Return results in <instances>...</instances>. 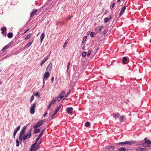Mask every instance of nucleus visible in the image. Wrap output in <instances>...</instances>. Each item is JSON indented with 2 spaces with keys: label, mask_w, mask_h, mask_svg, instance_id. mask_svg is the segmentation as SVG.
Listing matches in <instances>:
<instances>
[{
  "label": "nucleus",
  "mask_w": 151,
  "mask_h": 151,
  "mask_svg": "<svg viewBox=\"0 0 151 151\" xmlns=\"http://www.w3.org/2000/svg\"><path fill=\"white\" fill-rule=\"evenodd\" d=\"M27 128V126H24L22 129L19 137L20 142H21L23 139L22 136L25 133Z\"/></svg>",
  "instance_id": "1"
},
{
  "label": "nucleus",
  "mask_w": 151,
  "mask_h": 151,
  "mask_svg": "<svg viewBox=\"0 0 151 151\" xmlns=\"http://www.w3.org/2000/svg\"><path fill=\"white\" fill-rule=\"evenodd\" d=\"M40 142L38 144H37V146L35 147V146L37 144L36 142H35L32 146L30 150L31 151H36L40 147L39 144Z\"/></svg>",
  "instance_id": "2"
},
{
  "label": "nucleus",
  "mask_w": 151,
  "mask_h": 151,
  "mask_svg": "<svg viewBox=\"0 0 151 151\" xmlns=\"http://www.w3.org/2000/svg\"><path fill=\"white\" fill-rule=\"evenodd\" d=\"M145 141L142 143V145L144 147H148L150 146L151 144V141L149 139L147 140V138H146L144 139Z\"/></svg>",
  "instance_id": "3"
},
{
  "label": "nucleus",
  "mask_w": 151,
  "mask_h": 151,
  "mask_svg": "<svg viewBox=\"0 0 151 151\" xmlns=\"http://www.w3.org/2000/svg\"><path fill=\"white\" fill-rule=\"evenodd\" d=\"M44 122L43 120H41L37 122L33 126L34 129H36L38 127L41 126Z\"/></svg>",
  "instance_id": "4"
},
{
  "label": "nucleus",
  "mask_w": 151,
  "mask_h": 151,
  "mask_svg": "<svg viewBox=\"0 0 151 151\" xmlns=\"http://www.w3.org/2000/svg\"><path fill=\"white\" fill-rule=\"evenodd\" d=\"M50 76V73L49 72H46L43 75V82L44 84L45 83V80H47L48 78Z\"/></svg>",
  "instance_id": "5"
},
{
  "label": "nucleus",
  "mask_w": 151,
  "mask_h": 151,
  "mask_svg": "<svg viewBox=\"0 0 151 151\" xmlns=\"http://www.w3.org/2000/svg\"><path fill=\"white\" fill-rule=\"evenodd\" d=\"M35 103L33 104L31 106L30 108V113L31 114H34L35 112V109L36 107Z\"/></svg>",
  "instance_id": "6"
},
{
  "label": "nucleus",
  "mask_w": 151,
  "mask_h": 151,
  "mask_svg": "<svg viewBox=\"0 0 151 151\" xmlns=\"http://www.w3.org/2000/svg\"><path fill=\"white\" fill-rule=\"evenodd\" d=\"M103 27V26H99L95 27L94 31L96 33H98L101 31Z\"/></svg>",
  "instance_id": "7"
},
{
  "label": "nucleus",
  "mask_w": 151,
  "mask_h": 151,
  "mask_svg": "<svg viewBox=\"0 0 151 151\" xmlns=\"http://www.w3.org/2000/svg\"><path fill=\"white\" fill-rule=\"evenodd\" d=\"M31 136V133L30 132H28L26 135H24L23 136V140H24L26 139H29Z\"/></svg>",
  "instance_id": "8"
},
{
  "label": "nucleus",
  "mask_w": 151,
  "mask_h": 151,
  "mask_svg": "<svg viewBox=\"0 0 151 151\" xmlns=\"http://www.w3.org/2000/svg\"><path fill=\"white\" fill-rule=\"evenodd\" d=\"M1 30L2 31L1 33L2 34L5 36H6L5 35H6V27H3L1 28Z\"/></svg>",
  "instance_id": "9"
},
{
  "label": "nucleus",
  "mask_w": 151,
  "mask_h": 151,
  "mask_svg": "<svg viewBox=\"0 0 151 151\" xmlns=\"http://www.w3.org/2000/svg\"><path fill=\"white\" fill-rule=\"evenodd\" d=\"M126 145H131L133 144H135L136 142L134 141H125Z\"/></svg>",
  "instance_id": "10"
},
{
  "label": "nucleus",
  "mask_w": 151,
  "mask_h": 151,
  "mask_svg": "<svg viewBox=\"0 0 151 151\" xmlns=\"http://www.w3.org/2000/svg\"><path fill=\"white\" fill-rule=\"evenodd\" d=\"M66 111L68 113L70 114H72L73 109L72 107H68L66 109Z\"/></svg>",
  "instance_id": "11"
},
{
  "label": "nucleus",
  "mask_w": 151,
  "mask_h": 151,
  "mask_svg": "<svg viewBox=\"0 0 151 151\" xmlns=\"http://www.w3.org/2000/svg\"><path fill=\"white\" fill-rule=\"evenodd\" d=\"M49 58V56L47 55V56L45 58H44L42 61L41 62L40 65L41 66L47 60L48 58Z\"/></svg>",
  "instance_id": "12"
},
{
  "label": "nucleus",
  "mask_w": 151,
  "mask_h": 151,
  "mask_svg": "<svg viewBox=\"0 0 151 151\" xmlns=\"http://www.w3.org/2000/svg\"><path fill=\"white\" fill-rule=\"evenodd\" d=\"M111 19V15H109L108 18H105L104 20V23H106L108 22Z\"/></svg>",
  "instance_id": "13"
},
{
  "label": "nucleus",
  "mask_w": 151,
  "mask_h": 151,
  "mask_svg": "<svg viewBox=\"0 0 151 151\" xmlns=\"http://www.w3.org/2000/svg\"><path fill=\"white\" fill-rule=\"evenodd\" d=\"M137 151H146L147 149L145 148L138 147L136 148Z\"/></svg>",
  "instance_id": "14"
},
{
  "label": "nucleus",
  "mask_w": 151,
  "mask_h": 151,
  "mask_svg": "<svg viewBox=\"0 0 151 151\" xmlns=\"http://www.w3.org/2000/svg\"><path fill=\"white\" fill-rule=\"evenodd\" d=\"M11 43H9L8 45L4 47L2 49V51H4L6 49H8L11 46Z\"/></svg>",
  "instance_id": "15"
},
{
  "label": "nucleus",
  "mask_w": 151,
  "mask_h": 151,
  "mask_svg": "<svg viewBox=\"0 0 151 151\" xmlns=\"http://www.w3.org/2000/svg\"><path fill=\"white\" fill-rule=\"evenodd\" d=\"M37 10H34L31 13L30 17H32L37 12Z\"/></svg>",
  "instance_id": "16"
},
{
  "label": "nucleus",
  "mask_w": 151,
  "mask_h": 151,
  "mask_svg": "<svg viewBox=\"0 0 151 151\" xmlns=\"http://www.w3.org/2000/svg\"><path fill=\"white\" fill-rule=\"evenodd\" d=\"M120 115L119 114L118 112H116L114 113L113 116V117L115 119L119 117Z\"/></svg>",
  "instance_id": "17"
},
{
  "label": "nucleus",
  "mask_w": 151,
  "mask_h": 151,
  "mask_svg": "<svg viewBox=\"0 0 151 151\" xmlns=\"http://www.w3.org/2000/svg\"><path fill=\"white\" fill-rule=\"evenodd\" d=\"M45 36V33L44 32H43L40 37V42H42Z\"/></svg>",
  "instance_id": "18"
},
{
  "label": "nucleus",
  "mask_w": 151,
  "mask_h": 151,
  "mask_svg": "<svg viewBox=\"0 0 151 151\" xmlns=\"http://www.w3.org/2000/svg\"><path fill=\"white\" fill-rule=\"evenodd\" d=\"M65 92L64 91H63L60 93L59 95V96L60 97L63 98L64 96Z\"/></svg>",
  "instance_id": "19"
},
{
  "label": "nucleus",
  "mask_w": 151,
  "mask_h": 151,
  "mask_svg": "<svg viewBox=\"0 0 151 151\" xmlns=\"http://www.w3.org/2000/svg\"><path fill=\"white\" fill-rule=\"evenodd\" d=\"M52 65V64L51 63H50L48 65V66H47V68H46V70H49V71H50V70H51V66L50 65Z\"/></svg>",
  "instance_id": "20"
},
{
  "label": "nucleus",
  "mask_w": 151,
  "mask_h": 151,
  "mask_svg": "<svg viewBox=\"0 0 151 151\" xmlns=\"http://www.w3.org/2000/svg\"><path fill=\"white\" fill-rule=\"evenodd\" d=\"M13 36V35L12 32H9L7 34V37L9 38H12Z\"/></svg>",
  "instance_id": "21"
},
{
  "label": "nucleus",
  "mask_w": 151,
  "mask_h": 151,
  "mask_svg": "<svg viewBox=\"0 0 151 151\" xmlns=\"http://www.w3.org/2000/svg\"><path fill=\"white\" fill-rule=\"evenodd\" d=\"M118 150L119 151H126V149L125 148L121 147L118 149Z\"/></svg>",
  "instance_id": "22"
},
{
  "label": "nucleus",
  "mask_w": 151,
  "mask_h": 151,
  "mask_svg": "<svg viewBox=\"0 0 151 151\" xmlns=\"http://www.w3.org/2000/svg\"><path fill=\"white\" fill-rule=\"evenodd\" d=\"M40 131V130L39 129H35L34 131V133H39Z\"/></svg>",
  "instance_id": "23"
},
{
  "label": "nucleus",
  "mask_w": 151,
  "mask_h": 151,
  "mask_svg": "<svg viewBox=\"0 0 151 151\" xmlns=\"http://www.w3.org/2000/svg\"><path fill=\"white\" fill-rule=\"evenodd\" d=\"M61 105H60L56 109L55 111L57 112H58V111L60 110V109H61Z\"/></svg>",
  "instance_id": "24"
},
{
  "label": "nucleus",
  "mask_w": 151,
  "mask_h": 151,
  "mask_svg": "<svg viewBox=\"0 0 151 151\" xmlns=\"http://www.w3.org/2000/svg\"><path fill=\"white\" fill-rule=\"evenodd\" d=\"M127 60V58L124 57H123V59L122 60V62L124 64L126 63L125 61Z\"/></svg>",
  "instance_id": "25"
},
{
  "label": "nucleus",
  "mask_w": 151,
  "mask_h": 151,
  "mask_svg": "<svg viewBox=\"0 0 151 151\" xmlns=\"http://www.w3.org/2000/svg\"><path fill=\"white\" fill-rule=\"evenodd\" d=\"M56 99H53V100L51 101L50 104L52 105V104H55V103L56 102Z\"/></svg>",
  "instance_id": "26"
},
{
  "label": "nucleus",
  "mask_w": 151,
  "mask_h": 151,
  "mask_svg": "<svg viewBox=\"0 0 151 151\" xmlns=\"http://www.w3.org/2000/svg\"><path fill=\"white\" fill-rule=\"evenodd\" d=\"M116 144L117 145H126V142H125V141L124 142H119V143H116Z\"/></svg>",
  "instance_id": "27"
},
{
  "label": "nucleus",
  "mask_w": 151,
  "mask_h": 151,
  "mask_svg": "<svg viewBox=\"0 0 151 151\" xmlns=\"http://www.w3.org/2000/svg\"><path fill=\"white\" fill-rule=\"evenodd\" d=\"M114 146H111L109 147L108 150L110 151H113L114 150Z\"/></svg>",
  "instance_id": "28"
},
{
  "label": "nucleus",
  "mask_w": 151,
  "mask_h": 151,
  "mask_svg": "<svg viewBox=\"0 0 151 151\" xmlns=\"http://www.w3.org/2000/svg\"><path fill=\"white\" fill-rule=\"evenodd\" d=\"M21 126L20 125H19L16 128V129L14 131V132H17L19 131L20 128Z\"/></svg>",
  "instance_id": "29"
},
{
  "label": "nucleus",
  "mask_w": 151,
  "mask_h": 151,
  "mask_svg": "<svg viewBox=\"0 0 151 151\" xmlns=\"http://www.w3.org/2000/svg\"><path fill=\"white\" fill-rule=\"evenodd\" d=\"M31 36V35L30 34H29L26 37L24 38L25 40H27L29 39Z\"/></svg>",
  "instance_id": "30"
},
{
  "label": "nucleus",
  "mask_w": 151,
  "mask_h": 151,
  "mask_svg": "<svg viewBox=\"0 0 151 151\" xmlns=\"http://www.w3.org/2000/svg\"><path fill=\"white\" fill-rule=\"evenodd\" d=\"M95 34L96 33L95 32H91L90 35L91 37H94V35H95Z\"/></svg>",
  "instance_id": "31"
},
{
  "label": "nucleus",
  "mask_w": 151,
  "mask_h": 151,
  "mask_svg": "<svg viewBox=\"0 0 151 151\" xmlns=\"http://www.w3.org/2000/svg\"><path fill=\"white\" fill-rule=\"evenodd\" d=\"M124 118V116H121L119 118V120L120 122H123V120Z\"/></svg>",
  "instance_id": "32"
},
{
  "label": "nucleus",
  "mask_w": 151,
  "mask_h": 151,
  "mask_svg": "<svg viewBox=\"0 0 151 151\" xmlns=\"http://www.w3.org/2000/svg\"><path fill=\"white\" fill-rule=\"evenodd\" d=\"M86 52H83L82 53V55L83 57H85L86 56Z\"/></svg>",
  "instance_id": "33"
},
{
  "label": "nucleus",
  "mask_w": 151,
  "mask_h": 151,
  "mask_svg": "<svg viewBox=\"0 0 151 151\" xmlns=\"http://www.w3.org/2000/svg\"><path fill=\"white\" fill-rule=\"evenodd\" d=\"M34 96H37L38 97L40 96L39 93L38 92H36L35 93H34Z\"/></svg>",
  "instance_id": "34"
},
{
  "label": "nucleus",
  "mask_w": 151,
  "mask_h": 151,
  "mask_svg": "<svg viewBox=\"0 0 151 151\" xmlns=\"http://www.w3.org/2000/svg\"><path fill=\"white\" fill-rule=\"evenodd\" d=\"M125 10H121L120 13H119V17H120L122 14H123V13H124V11Z\"/></svg>",
  "instance_id": "35"
},
{
  "label": "nucleus",
  "mask_w": 151,
  "mask_h": 151,
  "mask_svg": "<svg viewBox=\"0 0 151 151\" xmlns=\"http://www.w3.org/2000/svg\"><path fill=\"white\" fill-rule=\"evenodd\" d=\"M90 125V123L89 122H86L85 123V126L86 127H88Z\"/></svg>",
  "instance_id": "36"
},
{
  "label": "nucleus",
  "mask_w": 151,
  "mask_h": 151,
  "mask_svg": "<svg viewBox=\"0 0 151 151\" xmlns=\"http://www.w3.org/2000/svg\"><path fill=\"white\" fill-rule=\"evenodd\" d=\"M16 146L17 147H18L19 145V143L18 140V139H17L16 140Z\"/></svg>",
  "instance_id": "37"
},
{
  "label": "nucleus",
  "mask_w": 151,
  "mask_h": 151,
  "mask_svg": "<svg viewBox=\"0 0 151 151\" xmlns=\"http://www.w3.org/2000/svg\"><path fill=\"white\" fill-rule=\"evenodd\" d=\"M32 42H29L26 46L27 47H29L32 44Z\"/></svg>",
  "instance_id": "38"
},
{
  "label": "nucleus",
  "mask_w": 151,
  "mask_h": 151,
  "mask_svg": "<svg viewBox=\"0 0 151 151\" xmlns=\"http://www.w3.org/2000/svg\"><path fill=\"white\" fill-rule=\"evenodd\" d=\"M68 43V41H67V40H66V41H65V42L63 46V47L64 48L65 47L66 45Z\"/></svg>",
  "instance_id": "39"
},
{
  "label": "nucleus",
  "mask_w": 151,
  "mask_h": 151,
  "mask_svg": "<svg viewBox=\"0 0 151 151\" xmlns=\"http://www.w3.org/2000/svg\"><path fill=\"white\" fill-rule=\"evenodd\" d=\"M91 50H89L88 51V52L87 55V56L88 57L89 56V55H90L91 54Z\"/></svg>",
  "instance_id": "40"
},
{
  "label": "nucleus",
  "mask_w": 151,
  "mask_h": 151,
  "mask_svg": "<svg viewBox=\"0 0 151 151\" xmlns=\"http://www.w3.org/2000/svg\"><path fill=\"white\" fill-rule=\"evenodd\" d=\"M70 62H69L68 63V64L67 65V71L68 72V70L69 68V66H70Z\"/></svg>",
  "instance_id": "41"
},
{
  "label": "nucleus",
  "mask_w": 151,
  "mask_h": 151,
  "mask_svg": "<svg viewBox=\"0 0 151 151\" xmlns=\"http://www.w3.org/2000/svg\"><path fill=\"white\" fill-rule=\"evenodd\" d=\"M107 32V30L106 29H104L103 32V33L104 35L106 34Z\"/></svg>",
  "instance_id": "42"
},
{
  "label": "nucleus",
  "mask_w": 151,
  "mask_h": 151,
  "mask_svg": "<svg viewBox=\"0 0 151 151\" xmlns=\"http://www.w3.org/2000/svg\"><path fill=\"white\" fill-rule=\"evenodd\" d=\"M34 99V96L33 95L32 96L30 100V102H32Z\"/></svg>",
  "instance_id": "43"
},
{
  "label": "nucleus",
  "mask_w": 151,
  "mask_h": 151,
  "mask_svg": "<svg viewBox=\"0 0 151 151\" xmlns=\"http://www.w3.org/2000/svg\"><path fill=\"white\" fill-rule=\"evenodd\" d=\"M86 38H87L86 36H85V37H84V38L83 39V40L82 41V43H83L85 41Z\"/></svg>",
  "instance_id": "44"
},
{
  "label": "nucleus",
  "mask_w": 151,
  "mask_h": 151,
  "mask_svg": "<svg viewBox=\"0 0 151 151\" xmlns=\"http://www.w3.org/2000/svg\"><path fill=\"white\" fill-rule=\"evenodd\" d=\"M115 3H114L113 4L110 6V8L112 9L114 6Z\"/></svg>",
  "instance_id": "45"
},
{
  "label": "nucleus",
  "mask_w": 151,
  "mask_h": 151,
  "mask_svg": "<svg viewBox=\"0 0 151 151\" xmlns=\"http://www.w3.org/2000/svg\"><path fill=\"white\" fill-rule=\"evenodd\" d=\"M61 99H62V98L60 97L59 96H58L57 97L58 101H59L61 100Z\"/></svg>",
  "instance_id": "46"
},
{
  "label": "nucleus",
  "mask_w": 151,
  "mask_h": 151,
  "mask_svg": "<svg viewBox=\"0 0 151 151\" xmlns=\"http://www.w3.org/2000/svg\"><path fill=\"white\" fill-rule=\"evenodd\" d=\"M73 16H70V17H67V18H66V19L67 20H69V19H70V18H72Z\"/></svg>",
  "instance_id": "47"
},
{
  "label": "nucleus",
  "mask_w": 151,
  "mask_h": 151,
  "mask_svg": "<svg viewBox=\"0 0 151 151\" xmlns=\"http://www.w3.org/2000/svg\"><path fill=\"white\" fill-rule=\"evenodd\" d=\"M57 112H56L55 111V112L52 115V117L53 116H54L57 114Z\"/></svg>",
  "instance_id": "48"
},
{
  "label": "nucleus",
  "mask_w": 151,
  "mask_h": 151,
  "mask_svg": "<svg viewBox=\"0 0 151 151\" xmlns=\"http://www.w3.org/2000/svg\"><path fill=\"white\" fill-rule=\"evenodd\" d=\"M17 133V132H16L14 131V133H13L14 138L15 137Z\"/></svg>",
  "instance_id": "49"
},
{
  "label": "nucleus",
  "mask_w": 151,
  "mask_h": 151,
  "mask_svg": "<svg viewBox=\"0 0 151 151\" xmlns=\"http://www.w3.org/2000/svg\"><path fill=\"white\" fill-rule=\"evenodd\" d=\"M54 77H52L51 79V82H52V83H53V81H54Z\"/></svg>",
  "instance_id": "50"
},
{
  "label": "nucleus",
  "mask_w": 151,
  "mask_h": 151,
  "mask_svg": "<svg viewBox=\"0 0 151 151\" xmlns=\"http://www.w3.org/2000/svg\"><path fill=\"white\" fill-rule=\"evenodd\" d=\"M40 138L38 137L36 139V141L35 142H36V143H37V142L38 141V140Z\"/></svg>",
  "instance_id": "51"
},
{
  "label": "nucleus",
  "mask_w": 151,
  "mask_h": 151,
  "mask_svg": "<svg viewBox=\"0 0 151 151\" xmlns=\"http://www.w3.org/2000/svg\"><path fill=\"white\" fill-rule=\"evenodd\" d=\"M51 106V105L50 104L49 105L47 106V109H50Z\"/></svg>",
  "instance_id": "52"
},
{
  "label": "nucleus",
  "mask_w": 151,
  "mask_h": 151,
  "mask_svg": "<svg viewBox=\"0 0 151 151\" xmlns=\"http://www.w3.org/2000/svg\"><path fill=\"white\" fill-rule=\"evenodd\" d=\"M42 133H41L38 137L40 138L42 136Z\"/></svg>",
  "instance_id": "53"
},
{
  "label": "nucleus",
  "mask_w": 151,
  "mask_h": 151,
  "mask_svg": "<svg viewBox=\"0 0 151 151\" xmlns=\"http://www.w3.org/2000/svg\"><path fill=\"white\" fill-rule=\"evenodd\" d=\"M126 7L125 6H124L121 9H126Z\"/></svg>",
  "instance_id": "54"
},
{
  "label": "nucleus",
  "mask_w": 151,
  "mask_h": 151,
  "mask_svg": "<svg viewBox=\"0 0 151 151\" xmlns=\"http://www.w3.org/2000/svg\"><path fill=\"white\" fill-rule=\"evenodd\" d=\"M45 129H43L42 131V132H41V133H42V134H43L44 132L45 131Z\"/></svg>",
  "instance_id": "55"
},
{
  "label": "nucleus",
  "mask_w": 151,
  "mask_h": 151,
  "mask_svg": "<svg viewBox=\"0 0 151 151\" xmlns=\"http://www.w3.org/2000/svg\"><path fill=\"white\" fill-rule=\"evenodd\" d=\"M29 30V29H27L25 30V31L24 32V33H26Z\"/></svg>",
  "instance_id": "56"
},
{
  "label": "nucleus",
  "mask_w": 151,
  "mask_h": 151,
  "mask_svg": "<svg viewBox=\"0 0 151 151\" xmlns=\"http://www.w3.org/2000/svg\"><path fill=\"white\" fill-rule=\"evenodd\" d=\"M85 47V46H83L82 47V49H83V50L84 49Z\"/></svg>",
  "instance_id": "57"
},
{
  "label": "nucleus",
  "mask_w": 151,
  "mask_h": 151,
  "mask_svg": "<svg viewBox=\"0 0 151 151\" xmlns=\"http://www.w3.org/2000/svg\"><path fill=\"white\" fill-rule=\"evenodd\" d=\"M32 130V129L31 128L29 130L28 132H30V133H31Z\"/></svg>",
  "instance_id": "58"
},
{
  "label": "nucleus",
  "mask_w": 151,
  "mask_h": 151,
  "mask_svg": "<svg viewBox=\"0 0 151 151\" xmlns=\"http://www.w3.org/2000/svg\"><path fill=\"white\" fill-rule=\"evenodd\" d=\"M47 112H46L45 114H44L45 117V116L47 115Z\"/></svg>",
  "instance_id": "59"
},
{
  "label": "nucleus",
  "mask_w": 151,
  "mask_h": 151,
  "mask_svg": "<svg viewBox=\"0 0 151 151\" xmlns=\"http://www.w3.org/2000/svg\"><path fill=\"white\" fill-rule=\"evenodd\" d=\"M120 0H117V2H119L120 1Z\"/></svg>",
  "instance_id": "60"
},
{
  "label": "nucleus",
  "mask_w": 151,
  "mask_h": 151,
  "mask_svg": "<svg viewBox=\"0 0 151 151\" xmlns=\"http://www.w3.org/2000/svg\"><path fill=\"white\" fill-rule=\"evenodd\" d=\"M69 93H68V94L67 95H66V96H65V97H67V96H68V95Z\"/></svg>",
  "instance_id": "61"
},
{
  "label": "nucleus",
  "mask_w": 151,
  "mask_h": 151,
  "mask_svg": "<svg viewBox=\"0 0 151 151\" xmlns=\"http://www.w3.org/2000/svg\"><path fill=\"white\" fill-rule=\"evenodd\" d=\"M150 42H151V39L150 40Z\"/></svg>",
  "instance_id": "62"
},
{
  "label": "nucleus",
  "mask_w": 151,
  "mask_h": 151,
  "mask_svg": "<svg viewBox=\"0 0 151 151\" xmlns=\"http://www.w3.org/2000/svg\"><path fill=\"white\" fill-rule=\"evenodd\" d=\"M127 101H129V100H128V99L127 100Z\"/></svg>",
  "instance_id": "63"
}]
</instances>
